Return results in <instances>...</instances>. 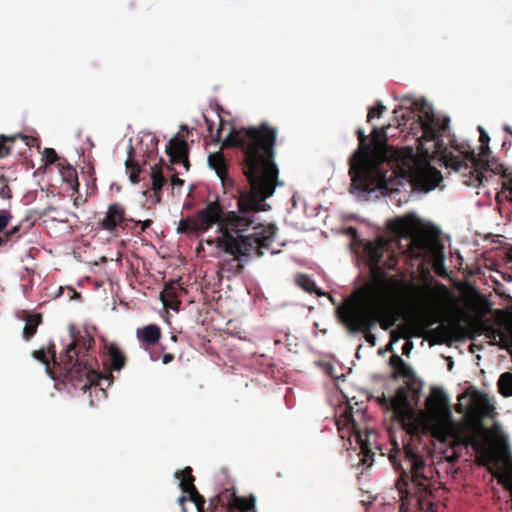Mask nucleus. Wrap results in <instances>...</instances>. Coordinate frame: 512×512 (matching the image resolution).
<instances>
[{
    "label": "nucleus",
    "instance_id": "obj_31",
    "mask_svg": "<svg viewBox=\"0 0 512 512\" xmlns=\"http://www.w3.org/2000/svg\"><path fill=\"white\" fill-rule=\"evenodd\" d=\"M415 226V218L413 216L406 215L395 221L394 229L401 234H409L412 232Z\"/></svg>",
    "mask_w": 512,
    "mask_h": 512
},
{
    "label": "nucleus",
    "instance_id": "obj_48",
    "mask_svg": "<svg viewBox=\"0 0 512 512\" xmlns=\"http://www.w3.org/2000/svg\"><path fill=\"white\" fill-rule=\"evenodd\" d=\"M68 294H69L70 299H72L74 297L80 298V294L77 293L76 290L73 288H68Z\"/></svg>",
    "mask_w": 512,
    "mask_h": 512
},
{
    "label": "nucleus",
    "instance_id": "obj_61",
    "mask_svg": "<svg viewBox=\"0 0 512 512\" xmlns=\"http://www.w3.org/2000/svg\"><path fill=\"white\" fill-rule=\"evenodd\" d=\"M202 512H204V510Z\"/></svg>",
    "mask_w": 512,
    "mask_h": 512
},
{
    "label": "nucleus",
    "instance_id": "obj_57",
    "mask_svg": "<svg viewBox=\"0 0 512 512\" xmlns=\"http://www.w3.org/2000/svg\"><path fill=\"white\" fill-rule=\"evenodd\" d=\"M479 446L480 444L477 441H475L474 447L477 449Z\"/></svg>",
    "mask_w": 512,
    "mask_h": 512
},
{
    "label": "nucleus",
    "instance_id": "obj_42",
    "mask_svg": "<svg viewBox=\"0 0 512 512\" xmlns=\"http://www.w3.org/2000/svg\"><path fill=\"white\" fill-rule=\"evenodd\" d=\"M134 222H135L136 226L140 227V233L144 232L153 223V221L151 219H147V220H144V221L138 220V221H134Z\"/></svg>",
    "mask_w": 512,
    "mask_h": 512
},
{
    "label": "nucleus",
    "instance_id": "obj_32",
    "mask_svg": "<svg viewBox=\"0 0 512 512\" xmlns=\"http://www.w3.org/2000/svg\"><path fill=\"white\" fill-rule=\"evenodd\" d=\"M231 507L241 512H249L255 507V498L253 496L249 498L237 496L234 498Z\"/></svg>",
    "mask_w": 512,
    "mask_h": 512
},
{
    "label": "nucleus",
    "instance_id": "obj_22",
    "mask_svg": "<svg viewBox=\"0 0 512 512\" xmlns=\"http://www.w3.org/2000/svg\"><path fill=\"white\" fill-rule=\"evenodd\" d=\"M408 404V393L406 388H397L395 395L390 398V410H392L396 416H401Z\"/></svg>",
    "mask_w": 512,
    "mask_h": 512
},
{
    "label": "nucleus",
    "instance_id": "obj_12",
    "mask_svg": "<svg viewBox=\"0 0 512 512\" xmlns=\"http://www.w3.org/2000/svg\"><path fill=\"white\" fill-rule=\"evenodd\" d=\"M127 220L134 221L133 219L126 218V208L124 205L114 202L108 206L104 217L98 220V225L102 230L114 234L118 227Z\"/></svg>",
    "mask_w": 512,
    "mask_h": 512
},
{
    "label": "nucleus",
    "instance_id": "obj_26",
    "mask_svg": "<svg viewBox=\"0 0 512 512\" xmlns=\"http://www.w3.org/2000/svg\"><path fill=\"white\" fill-rule=\"evenodd\" d=\"M24 320L26 323L23 328V337L26 340H30L36 334L38 326L42 323V314H29Z\"/></svg>",
    "mask_w": 512,
    "mask_h": 512
},
{
    "label": "nucleus",
    "instance_id": "obj_7",
    "mask_svg": "<svg viewBox=\"0 0 512 512\" xmlns=\"http://www.w3.org/2000/svg\"><path fill=\"white\" fill-rule=\"evenodd\" d=\"M399 117L401 118L398 122L399 126H406L408 121H413L412 125L417 124L421 128L426 141L438 139L439 133L446 131L449 127V119L436 117L424 100L413 101L411 108L402 112Z\"/></svg>",
    "mask_w": 512,
    "mask_h": 512
},
{
    "label": "nucleus",
    "instance_id": "obj_58",
    "mask_svg": "<svg viewBox=\"0 0 512 512\" xmlns=\"http://www.w3.org/2000/svg\"><path fill=\"white\" fill-rule=\"evenodd\" d=\"M181 129H183V131H187L188 132V128L186 126H181Z\"/></svg>",
    "mask_w": 512,
    "mask_h": 512
},
{
    "label": "nucleus",
    "instance_id": "obj_27",
    "mask_svg": "<svg viewBox=\"0 0 512 512\" xmlns=\"http://www.w3.org/2000/svg\"><path fill=\"white\" fill-rule=\"evenodd\" d=\"M296 284L303 289L304 291L312 294L315 293L318 296H324L325 293L322 292L317 286L314 280L308 276L307 274H298L296 276Z\"/></svg>",
    "mask_w": 512,
    "mask_h": 512
},
{
    "label": "nucleus",
    "instance_id": "obj_59",
    "mask_svg": "<svg viewBox=\"0 0 512 512\" xmlns=\"http://www.w3.org/2000/svg\"><path fill=\"white\" fill-rule=\"evenodd\" d=\"M452 366H453V362H451V363L448 365L449 370H451V369H452Z\"/></svg>",
    "mask_w": 512,
    "mask_h": 512
},
{
    "label": "nucleus",
    "instance_id": "obj_5",
    "mask_svg": "<svg viewBox=\"0 0 512 512\" xmlns=\"http://www.w3.org/2000/svg\"><path fill=\"white\" fill-rule=\"evenodd\" d=\"M463 157L454 155L449 152L446 153L443 158L445 165L451 167L455 171H463L464 184L467 186L478 187L483 184L484 180H488V176L499 174L505 181L502 184V190L497 195L499 199L500 195L512 201V172L505 168L499 163L484 162L482 159L476 158L473 150L461 151Z\"/></svg>",
    "mask_w": 512,
    "mask_h": 512
},
{
    "label": "nucleus",
    "instance_id": "obj_18",
    "mask_svg": "<svg viewBox=\"0 0 512 512\" xmlns=\"http://www.w3.org/2000/svg\"><path fill=\"white\" fill-rule=\"evenodd\" d=\"M166 184V178L163 175L162 169L159 165L155 164L151 167V190L152 204L156 205L161 202L162 188Z\"/></svg>",
    "mask_w": 512,
    "mask_h": 512
},
{
    "label": "nucleus",
    "instance_id": "obj_47",
    "mask_svg": "<svg viewBox=\"0 0 512 512\" xmlns=\"http://www.w3.org/2000/svg\"><path fill=\"white\" fill-rule=\"evenodd\" d=\"M174 360V355L171 353H165L162 356V362L163 364H169Z\"/></svg>",
    "mask_w": 512,
    "mask_h": 512
},
{
    "label": "nucleus",
    "instance_id": "obj_15",
    "mask_svg": "<svg viewBox=\"0 0 512 512\" xmlns=\"http://www.w3.org/2000/svg\"><path fill=\"white\" fill-rule=\"evenodd\" d=\"M208 164L216 172L225 190L234 187L235 181L228 173V163L222 151L210 154Z\"/></svg>",
    "mask_w": 512,
    "mask_h": 512
},
{
    "label": "nucleus",
    "instance_id": "obj_3",
    "mask_svg": "<svg viewBox=\"0 0 512 512\" xmlns=\"http://www.w3.org/2000/svg\"><path fill=\"white\" fill-rule=\"evenodd\" d=\"M94 344V338L87 330L72 331L71 342L57 360L54 345H50L48 353L53 359L54 368L50 369L48 356L44 349L35 350L33 357L46 365L47 372L53 379H59L64 384H71L75 389L86 391L92 385L98 384L99 373L95 370L96 360L89 351Z\"/></svg>",
    "mask_w": 512,
    "mask_h": 512
},
{
    "label": "nucleus",
    "instance_id": "obj_38",
    "mask_svg": "<svg viewBox=\"0 0 512 512\" xmlns=\"http://www.w3.org/2000/svg\"><path fill=\"white\" fill-rule=\"evenodd\" d=\"M43 159L46 165H51L58 160V155L53 148H45L43 151Z\"/></svg>",
    "mask_w": 512,
    "mask_h": 512
},
{
    "label": "nucleus",
    "instance_id": "obj_20",
    "mask_svg": "<svg viewBox=\"0 0 512 512\" xmlns=\"http://www.w3.org/2000/svg\"><path fill=\"white\" fill-rule=\"evenodd\" d=\"M107 360L111 370L120 371L126 364V356L118 345L111 343L107 346Z\"/></svg>",
    "mask_w": 512,
    "mask_h": 512
},
{
    "label": "nucleus",
    "instance_id": "obj_41",
    "mask_svg": "<svg viewBox=\"0 0 512 512\" xmlns=\"http://www.w3.org/2000/svg\"><path fill=\"white\" fill-rule=\"evenodd\" d=\"M418 248L419 252L416 254V256H421L422 252L426 250V243L421 238H415L412 240V248Z\"/></svg>",
    "mask_w": 512,
    "mask_h": 512
},
{
    "label": "nucleus",
    "instance_id": "obj_54",
    "mask_svg": "<svg viewBox=\"0 0 512 512\" xmlns=\"http://www.w3.org/2000/svg\"><path fill=\"white\" fill-rule=\"evenodd\" d=\"M237 268H238V271H241L243 269V265L238 264Z\"/></svg>",
    "mask_w": 512,
    "mask_h": 512
},
{
    "label": "nucleus",
    "instance_id": "obj_6",
    "mask_svg": "<svg viewBox=\"0 0 512 512\" xmlns=\"http://www.w3.org/2000/svg\"><path fill=\"white\" fill-rule=\"evenodd\" d=\"M423 428L434 438L445 441L452 430V412L449 399L441 388H433L426 399Z\"/></svg>",
    "mask_w": 512,
    "mask_h": 512
},
{
    "label": "nucleus",
    "instance_id": "obj_35",
    "mask_svg": "<svg viewBox=\"0 0 512 512\" xmlns=\"http://www.w3.org/2000/svg\"><path fill=\"white\" fill-rule=\"evenodd\" d=\"M478 129L480 131L479 141L481 143V153H480L479 157H477L476 155H475V157L482 159L486 163L487 161L485 160V158L487 157L488 153L490 152L489 148L487 146V144L490 140V137L482 127H479Z\"/></svg>",
    "mask_w": 512,
    "mask_h": 512
},
{
    "label": "nucleus",
    "instance_id": "obj_39",
    "mask_svg": "<svg viewBox=\"0 0 512 512\" xmlns=\"http://www.w3.org/2000/svg\"><path fill=\"white\" fill-rule=\"evenodd\" d=\"M204 119H205V123L207 126V130L209 131L210 136L213 139V141L220 142L221 141V126L214 133L213 132V126H214L213 122L210 121L206 116H204Z\"/></svg>",
    "mask_w": 512,
    "mask_h": 512
},
{
    "label": "nucleus",
    "instance_id": "obj_36",
    "mask_svg": "<svg viewBox=\"0 0 512 512\" xmlns=\"http://www.w3.org/2000/svg\"><path fill=\"white\" fill-rule=\"evenodd\" d=\"M371 146H382L386 141V128L374 127L371 133Z\"/></svg>",
    "mask_w": 512,
    "mask_h": 512
},
{
    "label": "nucleus",
    "instance_id": "obj_40",
    "mask_svg": "<svg viewBox=\"0 0 512 512\" xmlns=\"http://www.w3.org/2000/svg\"><path fill=\"white\" fill-rule=\"evenodd\" d=\"M385 109L386 107L380 102L375 107H371L367 115V122H370L375 117H380Z\"/></svg>",
    "mask_w": 512,
    "mask_h": 512
},
{
    "label": "nucleus",
    "instance_id": "obj_60",
    "mask_svg": "<svg viewBox=\"0 0 512 512\" xmlns=\"http://www.w3.org/2000/svg\"><path fill=\"white\" fill-rule=\"evenodd\" d=\"M464 397H465V394H461V395L459 396V400H461V399H462V398H464Z\"/></svg>",
    "mask_w": 512,
    "mask_h": 512
},
{
    "label": "nucleus",
    "instance_id": "obj_50",
    "mask_svg": "<svg viewBox=\"0 0 512 512\" xmlns=\"http://www.w3.org/2000/svg\"><path fill=\"white\" fill-rule=\"evenodd\" d=\"M504 130L512 136V128L510 126H505Z\"/></svg>",
    "mask_w": 512,
    "mask_h": 512
},
{
    "label": "nucleus",
    "instance_id": "obj_13",
    "mask_svg": "<svg viewBox=\"0 0 512 512\" xmlns=\"http://www.w3.org/2000/svg\"><path fill=\"white\" fill-rule=\"evenodd\" d=\"M175 476L181 480V490L189 495V500L195 504L198 512H202L206 501L204 497L199 494L194 485L195 478L192 474L191 467L188 466L183 470L176 472Z\"/></svg>",
    "mask_w": 512,
    "mask_h": 512
},
{
    "label": "nucleus",
    "instance_id": "obj_9",
    "mask_svg": "<svg viewBox=\"0 0 512 512\" xmlns=\"http://www.w3.org/2000/svg\"><path fill=\"white\" fill-rule=\"evenodd\" d=\"M437 318L429 317L424 318L420 321L415 322L410 327L403 328V332L399 333L397 330H393L390 333L391 342H396L400 338H409L411 336L414 337H424L425 335H429L435 339L437 344H443L447 339V331L443 326H439L433 329H429L432 325L437 323Z\"/></svg>",
    "mask_w": 512,
    "mask_h": 512
},
{
    "label": "nucleus",
    "instance_id": "obj_25",
    "mask_svg": "<svg viewBox=\"0 0 512 512\" xmlns=\"http://www.w3.org/2000/svg\"><path fill=\"white\" fill-rule=\"evenodd\" d=\"M135 150L132 145L129 146L128 149V157L126 159L125 165L126 169L129 171V179L133 184H137L140 182V172H141V166L139 163L134 159Z\"/></svg>",
    "mask_w": 512,
    "mask_h": 512
},
{
    "label": "nucleus",
    "instance_id": "obj_23",
    "mask_svg": "<svg viewBox=\"0 0 512 512\" xmlns=\"http://www.w3.org/2000/svg\"><path fill=\"white\" fill-rule=\"evenodd\" d=\"M160 300L165 307H169L173 310H178L181 304L177 295V288L173 283L166 284L164 289L160 293Z\"/></svg>",
    "mask_w": 512,
    "mask_h": 512
},
{
    "label": "nucleus",
    "instance_id": "obj_55",
    "mask_svg": "<svg viewBox=\"0 0 512 512\" xmlns=\"http://www.w3.org/2000/svg\"><path fill=\"white\" fill-rule=\"evenodd\" d=\"M151 141H152V142H155V146H156V145H157V143H158V140H157V139H155V138H152V139H151Z\"/></svg>",
    "mask_w": 512,
    "mask_h": 512
},
{
    "label": "nucleus",
    "instance_id": "obj_56",
    "mask_svg": "<svg viewBox=\"0 0 512 512\" xmlns=\"http://www.w3.org/2000/svg\"><path fill=\"white\" fill-rule=\"evenodd\" d=\"M411 432L416 433V432H417V427H413V428L411 429Z\"/></svg>",
    "mask_w": 512,
    "mask_h": 512
},
{
    "label": "nucleus",
    "instance_id": "obj_46",
    "mask_svg": "<svg viewBox=\"0 0 512 512\" xmlns=\"http://www.w3.org/2000/svg\"><path fill=\"white\" fill-rule=\"evenodd\" d=\"M171 185L172 187H182L184 185V181L182 179H179L176 175H174L171 178Z\"/></svg>",
    "mask_w": 512,
    "mask_h": 512
},
{
    "label": "nucleus",
    "instance_id": "obj_4",
    "mask_svg": "<svg viewBox=\"0 0 512 512\" xmlns=\"http://www.w3.org/2000/svg\"><path fill=\"white\" fill-rule=\"evenodd\" d=\"M393 464L399 473L396 488L401 500L415 498L420 512H433V468L426 463L425 456L411 446H404L402 461Z\"/></svg>",
    "mask_w": 512,
    "mask_h": 512
},
{
    "label": "nucleus",
    "instance_id": "obj_28",
    "mask_svg": "<svg viewBox=\"0 0 512 512\" xmlns=\"http://www.w3.org/2000/svg\"><path fill=\"white\" fill-rule=\"evenodd\" d=\"M17 138H21L24 141L27 140V137L21 134L13 136L0 135V157H5L11 153L12 144Z\"/></svg>",
    "mask_w": 512,
    "mask_h": 512
},
{
    "label": "nucleus",
    "instance_id": "obj_16",
    "mask_svg": "<svg viewBox=\"0 0 512 512\" xmlns=\"http://www.w3.org/2000/svg\"><path fill=\"white\" fill-rule=\"evenodd\" d=\"M441 178L439 171L435 168L428 167L427 169L416 171L413 177V182L417 188L424 191H430L438 185Z\"/></svg>",
    "mask_w": 512,
    "mask_h": 512
},
{
    "label": "nucleus",
    "instance_id": "obj_52",
    "mask_svg": "<svg viewBox=\"0 0 512 512\" xmlns=\"http://www.w3.org/2000/svg\"><path fill=\"white\" fill-rule=\"evenodd\" d=\"M507 259L512 262V251L507 254Z\"/></svg>",
    "mask_w": 512,
    "mask_h": 512
},
{
    "label": "nucleus",
    "instance_id": "obj_51",
    "mask_svg": "<svg viewBox=\"0 0 512 512\" xmlns=\"http://www.w3.org/2000/svg\"><path fill=\"white\" fill-rule=\"evenodd\" d=\"M186 500H187V499H186V497H185V496H181V497L179 498V502H180L181 504H183Z\"/></svg>",
    "mask_w": 512,
    "mask_h": 512
},
{
    "label": "nucleus",
    "instance_id": "obj_11",
    "mask_svg": "<svg viewBox=\"0 0 512 512\" xmlns=\"http://www.w3.org/2000/svg\"><path fill=\"white\" fill-rule=\"evenodd\" d=\"M493 409L487 394L474 391L471 395V404L466 410V416L476 425H481L482 420L488 417Z\"/></svg>",
    "mask_w": 512,
    "mask_h": 512
},
{
    "label": "nucleus",
    "instance_id": "obj_10",
    "mask_svg": "<svg viewBox=\"0 0 512 512\" xmlns=\"http://www.w3.org/2000/svg\"><path fill=\"white\" fill-rule=\"evenodd\" d=\"M140 347L147 351L152 361H158L161 357L160 352L155 350V345L161 339L162 332L158 325L149 324L136 331Z\"/></svg>",
    "mask_w": 512,
    "mask_h": 512
},
{
    "label": "nucleus",
    "instance_id": "obj_29",
    "mask_svg": "<svg viewBox=\"0 0 512 512\" xmlns=\"http://www.w3.org/2000/svg\"><path fill=\"white\" fill-rule=\"evenodd\" d=\"M61 175L63 177V180L65 182H67L68 184H70L74 191H78L79 182H78V176H77V172H76L75 168H73L69 164H67L66 166H62Z\"/></svg>",
    "mask_w": 512,
    "mask_h": 512
},
{
    "label": "nucleus",
    "instance_id": "obj_53",
    "mask_svg": "<svg viewBox=\"0 0 512 512\" xmlns=\"http://www.w3.org/2000/svg\"><path fill=\"white\" fill-rule=\"evenodd\" d=\"M386 349H387L388 351H391V350H392V342H391V343H389V344L387 345V348H386Z\"/></svg>",
    "mask_w": 512,
    "mask_h": 512
},
{
    "label": "nucleus",
    "instance_id": "obj_34",
    "mask_svg": "<svg viewBox=\"0 0 512 512\" xmlns=\"http://www.w3.org/2000/svg\"><path fill=\"white\" fill-rule=\"evenodd\" d=\"M9 178L6 177L4 169L0 168V198L11 199L12 191L9 186Z\"/></svg>",
    "mask_w": 512,
    "mask_h": 512
},
{
    "label": "nucleus",
    "instance_id": "obj_2",
    "mask_svg": "<svg viewBox=\"0 0 512 512\" xmlns=\"http://www.w3.org/2000/svg\"><path fill=\"white\" fill-rule=\"evenodd\" d=\"M363 253L372 281L363 290L362 303L348 299L337 308V315L352 333L371 330L377 323L383 330H388L397 320L393 304L399 281L394 276L388 277L383 270H394L398 256L390 251L388 242L383 239L368 241Z\"/></svg>",
    "mask_w": 512,
    "mask_h": 512
},
{
    "label": "nucleus",
    "instance_id": "obj_14",
    "mask_svg": "<svg viewBox=\"0 0 512 512\" xmlns=\"http://www.w3.org/2000/svg\"><path fill=\"white\" fill-rule=\"evenodd\" d=\"M165 150L172 164H183L186 170L189 169V148L185 139L179 136L173 137L168 142Z\"/></svg>",
    "mask_w": 512,
    "mask_h": 512
},
{
    "label": "nucleus",
    "instance_id": "obj_44",
    "mask_svg": "<svg viewBox=\"0 0 512 512\" xmlns=\"http://www.w3.org/2000/svg\"><path fill=\"white\" fill-rule=\"evenodd\" d=\"M365 335V340L371 345V346H375L376 345V337L375 335H373L370 330L368 331H365L363 332Z\"/></svg>",
    "mask_w": 512,
    "mask_h": 512
},
{
    "label": "nucleus",
    "instance_id": "obj_33",
    "mask_svg": "<svg viewBox=\"0 0 512 512\" xmlns=\"http://www.w3.org/2000/svg\"><path fill=\"white\" fill-rule=\"evenodd\" d=\"M177 231L179 233L201 232L194 216L187 219H182L178 225Z\"/></svg>",
    "mask_w": 512,
    "mask_h": 512
},
{
    "label": "nucleus",
    "instance_id": "obj_45",
    "mask_svg": "<svg viewBox=\"0 0 512 512\" xmlns=\"http://www.w3.org/2000/svg\"><path fill=\"white\" fill-rule=\"evenodd\" d=\"M413 349V342L410 340H407L404 345L402 346V353L406 356H408Z\"/></svg>",
    "mask_w": 512,
    "mask_h": 512
},
{
    "label": "nucleus",
    "instance_id": "obj_1",
    "mask_svg": "<svg viewBox=\"0 0 512 512\" xmlns=\"http://www.w3.org/2000/svg\"><path fill=\"white\" fill-rule=\"evenodd\" d=\"M276 139L277 129L267 123H261L258 127L232 129L223 146L237 147L242 151L244 157L240 166L250 189H237V212L224 211L219 201L214 200L194 215L201 232H206L215 224L219 226L222 236L216 240L217 247L233 255L236 261L250 257L252 252L262 257L263 249H269L276 235L274 225L264 227L254 236L233 235L247 231L254 224L256 213L270 209L265 200L273 195L279 184V170L274 161Z\"/></svg>",
    "mask_w": 512,
    "mask_h": 512
},
{
    "label": "nucleus",
    "instance_id": "obj_17",
    "mask_svg": "<svg viewBox=\"0 0 512 512\" xmlns=\"http://www.w3.org/2000/svg\"><path fill=\"white\" fill-rule=\"evenodd\" d=\"M32 226L33 224L28 218L20 220L18 223L12 225L8 230L2 232L3 235L0 236V245L18 241L29 232Z\"/></svg>",
    "mask_w": 512,
    "mask_h": 512
},
{
    "label": "nucleus",
    "instance_id": "obj_19",
    "mask_svg": "<svg viewBox=\"0 0 512 512\" xmlns=\"http://www.w3.org/2000/svg\"><path fill=\"white\" fill-rule=\"evenodd\" d=\"M342 417L345 418V421L347 422V424L352 425L353 430H356V423H355V420L353 419L351 412L345 411L344 414L342 415ZM354 432L356 434L357 442L360 445V452L364 456L363 462L367 463L368 460L372 461V457H373L374 453L372 452L367 440L365 439L367 437V434L362 435L361 433H357L356 431H354Z\"/></svg>",
    "mask_w": 512,
    "mask_h": 512
},
{
    "label": "nucleus",
    "instance_id": "obj_21",
    "mask_svg": "<svg viewBox=\"0 0 512 512\" xmlns=\"http://www.w3.org/2000/svg\"><path fill=\"white\" fill-rule=\"evenodd\" d=\"M389 364L394 368L392 378L397 380L400 377L413 378V369L397 354H394L389 359Z\"/></svg>",
    "mask_w": 512,
    "mask_h": 512
},
{
    "label": "nucleus",
    "instance_id": "obj_8",
    "mask_svg": "<svg viewBox=\"0 0 512 512\" xmlns=\"http://www.w3.org/2000/svg\"><path fill=\"white\" fill-rule=\"evenodd\" d=\"M356 133L359 141V147L349 159V174L356 187L362 190H367L368 185L365 178V158L372 150L371 142L368 141L363 129L359 128Z\"/></svg>",
    "mask_w": 512,
    "mask_h": 512
},
{
    "label": "nucleus",
    "instance_id": "obj_37",
    "mask_svg": "<svg viewBox=\"0 0 512 512\" xmlns=\"http://www.w3.org/2000/svg\"><path fill=\"white\" fill-rule=\"evenodd\" d=\"M12 219L13 214L9 209H0V233L5 232Z\"/></svg>",
    "mask_w": 512,
    "mask_h": 512
},
{
    "label": "nucleus",
    "instance_id": "obj_49",
    "mask_svg": "<svg viewBox=\"0 0 512 512\" xmlns=\"http://www.w3.org/2000/svg\"><path fill=\"white\" fill-rule=\"evenodd\" d=\"M455 410L457 413H464L465 412V408L463 407L462 404H457L456 407H455Z\"/></svg>",
    "mask_w": 512,
    "mask_h": 512
},
{
    "label": "nucleus",
    "instance_id": "obj_24",
    "mask_svg": "<svg viewBox=\"0 0 512 512\" xmlns=\"http://www.w3.org/2000/svg\"><path fill=\"white\" fill-rule=\"evenodd\" d=\"M479 326L481 330L485 333L486 337L489 338L492 344L497 343V339L499 338V347L506 348L508 345L507 336L500 329L494 328L491 325H488L482 321L479 322Z\"/></svg>",
    "mask_w": 512,
    "mask_h": 512
},
{
    "label": "nucleus",
    "instance_id": "obj_43",
    "mask_svg": "<svg viewBox=\"0 0 512 512\" xmlns=\"http://www.w3.org/2000/svg\"><path fill=\"white\" fill-rule=\"evenodd\" d=\"M378 403L387 409H390V398H387L384 393L380 397H378Z\"/></svg>",
    "mask_w": 512,
    "mask_h": 512
},
{
    "label": "nucleus",
    "instance_id": "obj_30",
    "mask_svg": "<svg viewBox=\"0 0 512 512\" xmlns=\"http://www.w3.org/2000/svg\"><path fill=\"white\" fill-rule=\"evenodd\" d=\"M498 390L501 395L504 397L512 396V373L505 372L501 374L498 380Z\"/></svg>",
    "mask_w": 512,
    "mask_h": 512
}]
</instances>
